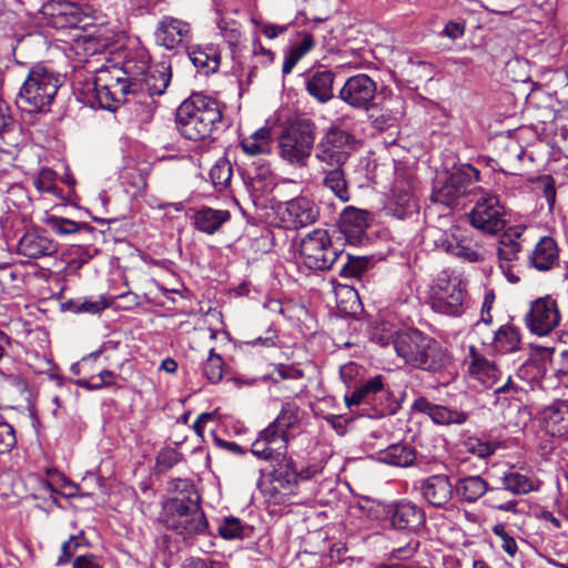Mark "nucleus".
I'll return each instance as SVG.
<instances>
[{
  "mask_svg": "<svg viewBox=\"0 0 568 568\" xmlns=\"http://www.w3.org/2000/svg\"><path fill=\"white\" fill-rule=\"evenodd\" d=\"M176 129L190 141H204L223 125L221 103L213 97L193 93L178 108L175 114Z\"/></svg>",
  "mask_w": 568,
  "mask_h": 568,
  "instance_id": "1",
  "label": "nucleus"
},
{
  "mask_svg": "<svg viewBox=\"0 0 568 568\" xmlns=\"http://www.w3.org/2000/svg\"><path fill=\"white\" fill-rule=\"evenodd\" d=\"M393 345L396 354L415 368L439 372L450 363L447 351L438 342L417 329L398 333L394 337Z\"/></svg>",
  "mask_w": 568,
  "mask_h": 568,
  "instance_id": "2",
  "label": "nucleus"
},
{
  "mask_svg": "<svg viewBox=\"0 0 568 568\" xmlns=\"http://www.w3.org/2000/svg\"><path fill=\"white\" fill-rule=\"evenodd\" d=\"M300 406L284 402L276 418L261 430L251 445L252 454L260 459L283 457L287 453L290 430L297 428L302 419Z\"/></svg>",
  "mask_w": 568,
  "mask_h": 568,
  "instance_id": "3",
  "label": "nucleus"
},
{
  "mask_svg": "<svg viewBox=\"0 0 568 568\" xmlns=\"http://www.w3.org/2000/svg\"><path fill=\"white\" fill-rule=\"evenodd\" d=\"M179 485L185 491L170 498L163 507L168 528L175 530L184 538L205 532L207 521L200 507V496L187 481L180 480Z\"/></svg>",
  "mask_w": 568,
  "mask_h": 568,
  "instance_id": "4",
  "label": "nucleus"
},
{
  "mask_svg": "<svg viewBox=\"0 0 568 568\" xmlns=\"http://www.w3.org/2000/svg\"><path fill=\"white\" fill-rule=\"evenodd\" d=\"M62 84L61 77L43 63L33 65L22 83L16 103L28 113H45Z\"/></svg>",
  "mask_w": 568,
  "mask_h": 568,
  "instance_id": "5",
  "label": "nucleus"
},
{
  "mask_svg": "<svg viewBox=\"0 0 568 568\" xmlns=\"http://www.w3.org/2000/svg\"><path fill=\"white\" fill-rule=\"evenodd\" d=\"M316 124L306 116H296L282 130L278 136V155L291 165L304 168L314 152Z\"/></svg>",
  "mask_w": 568,
  "mask_h": 568,
  "instance_id": "6",
  "label": "nucleus"
},
{
  "mask_svg": "<svg viewBox=\"0 0 568 568\" xmlns=\"http://www.w3.org/2000/svg\"><path fill=\"white\" fill-rule=\"evenodd\" d=\"M479 171L469 164L458 168L445 183L435 190L432 200L449 209L463 207L470 199L478 196L481 189L476 184L479 181Z\"/></svg>",
  "mask_w": 568,
  "mask_h": 568,
  "instance_id": "7",
  "label": "nucleus"
},
{
  "mask_svg": "<svg viewBox=\"0 0 568 568\" xmlns=\"http://www.w3.org/2000/svg\"><path fill=\"white\" fill-rule=\"evenodd\" d=\"M356 148L357 140L352 132L332 124L314 143V159L321 169L344 166Z\"/></svg>",
  "mask_w": 568,
  "mask_h": 568,
  "instance_id": "8",
  "label": "nucleus"
},
{
  "mask_svg": "<svg viewBox=\"0 0 568 568\" xmlns=\"http://www.w3.org/2000/svg\"><path fill=\"white\" fill-rule=\"evenodd\" d=\"M418 210L417 179L409 172H398L385 199V213L398 220H406Z\"/></svg>",
  "mask_w": 568,
  "mask_h": 568,
  "instance_id": "9",
  "label": "nucleus"
},
{
  "mask_svg": "<svg viewBox=\"0 0 568 568\" xmlns=\"http://www.w3.org/2000/svg\"><path fill=\"white\" fill-rule=\"evenodd\" d=\"M97 103L103 109L112 110L116 103L124 102L132 93L123 70L118 65L100 68L93 80Z\"/></svg>",
  "mask_w": 568,
  "mask_h": 568,
  "instance_id": "10",
  "label": "nucleus"
},
{
  "mask_svg": "<svg viewBox=\"0 0 568 568\" xmlns=\"http://www.w3.org/2000/svg\"><path fill=\"white\" fill-rule=\"evenodd\" d=\"M303 263L314 271H326L343 258V252L332 245L326 230L317 229L308 233L301 243Z\"/></svg>",
  "mask_w": 568,
  "mask_h": 568,
  "instance_id": "11",
  "label": "nucleus"
},
{
  "mask_svg": "<svg viewBox=\"0 0 568 568\" xmlns=\"http://www.w3.org/2000/svg\"><path fill=\"white\" fill-rule=\"evenodd\" d=\"M432 306L437 313L460 316L467 308L466 284L458 276L439 275Z\"/></svg>",
  "mask_w": 568,
  "mask_h": 568,
  "instance_id": "12",
  "label": "nucleus"
},
{
  "mask_svg": "<svg viewBox=\"0 0 568 568\" xmlns=\"http://www.w3.org/2000/svg\"><path fill=\"white\" fill-rule=\"evenodd\" d=\"M475 202L468 214L470 224L488 234H496L505 226V209L496 195L478 192V196L470 199Z\"/></svg>",
  "mask_w": 568,
  "mask_h": 568,
  "instance_id": "13",
  "label": "nucleus"
},
{
  "mask_svg": "<svg viewBox=\"0 0 568 568\" xmlns=\"http://www.w3.org/2000/svg\"><path fill=\"white\" fill-rule=\"evenodd\" d=\"M435 245L446 253L455 255L466 262L476 263L485 258L484 248L475 241L468 230L452 226L440 232Z\"/></svg>",
  "mask_w": 568,
  "mask_h": 568,
  "instance_id": "14",
  "label": "nucleus"
},
{
  "mask_svg": "<svg viewBox=\"0 0 568 568\" xmlns=\"http://www.w3.org/2000/svg\"><path fill=\"white\" fill-rule=\"evenodd\" d=\"M266 460L275 464L271 473L272 490L283 495L292 494L300 480H308L320 473L317 466L296 470L294 462L287 457V453L283 457Z\"/></svg>",
  "mask_w": 568,
  "mask_h": 568,
  "instance_id": "15",
  "label": "nucleus"
},
{
  "mask_svg": "<svg viewBox=\"0 0 568 568\" xmlns=\"http://www.w3.org/2000/svg\"><path fill=\"white\" fill-rule=\"evenodd\" d=\"M377 83L367 74L349 77L338 92V98L356 110H369L374 106Z\"/></svg>",
  "mask_w": 568,
  "mask_h": 568,
  "instance_id": "16",
  "label": "nucleus"
},
{
  "mask_svg": "<svg viewBox=\"0 0 568 568\" xmlns=\"http://www.w3.org/2000/svg\"><path fill=\"white\" fill-rule=\"evenodd\" d=\"M286 229L297 230L314 223L320 216L318 205L307 196H296L278 211Z\"/></svg>",
  "mask_w": 568,
  "mask_h": 568,
  "instance_id": "17",
  "label": "nucleus"
},
{
  "mask_svg": "<svg viewBox=\"0 0 568 568\" xmlns=\"http://www.w3.org/2000/svg\"><path fill=\"white\" fill-rule=\"evenodd\" d=\"M154 38L168 50L184 48L192 40V28L186 21L165 16L158 22Z\"/></svg>",
  "mask_w": 568,
  "mask_h": 568,
  "instance_id": "18",
  "label": "nucleus"
},
{
  "mask_svg": "<svg viewBox=\"0 0 568 568\" xmlns=\"http://www.w3.org/2000/svg\"><path fill=\"white\" fill-rule=\"evenodd\" d=\"M559 321L557 303L550 297L535 301L526 315L529 329L540 336L549 334L559 324Z\"/></svg>",
  "mask_w": 568,
  "mask_h": 568,
  "instance_id": "19",
  "label": "nucleus"
},
{
  "mask_svg": "<svg viewBox=\"0 0 568 568\" xmlns=\"http://www.w3.org/2000/svg\"><path fill=\"white\" fill-rule=\"evenodd\" d=\"M42 13L54 29L77 28L85 18L80 6L65 0L48 1L42 7Z\"/></svg>",
  "mask_w": 568,
  "mask_h": 568,
  "instance_id": "20",
  "label": "nucleus"
},
{
  "mask_svg": "<svg viewBox=\"0 0 568 568\" xmlns=\"http://www.w3.org/2000/svg\"><path fill=\"white\" fill-rule=\"evenodd\" d=\"M423 498L435 508H444L454 496V486L447 475H432L419 483Z\"/></svg>",
  "mask_w": 568,
  "mask_h": 568,
  "instance_id": "21",
  "label": "nucleus"
},
{
  "mask_svg": "<svg viewBox=\"0 0 568 568\" xmlns=\"http://www.w3.org/2000/svg\"><path fill=\"white\" fill-rule=\"evenodd\" d=\"M389 513L392 525L397 530L416 532L420 530L426 523L424 509L408 500L393 505Z\"/></svg>",
  "mask_w": 568,
  "mask_h": 568,
  "instance_id": "22",
  "label": "nucleus"
},
{
  "mask_svg": "<svg viewBox=\"0 0 568 568\" xmlns=\"http://www.w3.org/2000/svg\"><path fill=\"white\" fill-rule=\"evenodd\" d=\"M58 252V244L44 231H28L19 241L18 253L29 258L52 256Z\"/></svg>",
  "mask_w": 568,
  "mask_h": 568,
  "instance_id": "23",
  "label": "nucleus"
},
{
  "mask_svg": "<svg viewBox=\"0 0 568 568\" xmlns=\"http://www.w3.org/2000/svg\"><path fill=\"white\" fill-rule=\"evenodd\" d=\"M413 409L427 415L437 425H463L468 419L466 412L430 403L425 397H418L413 403Z\"/></svg>",
  "mask_w": 568,
  "mask_h": 568,
  "instance_id": "24",
  "label": "nucleus"
},
{
  "mask_svg": "<svg viewBox=\"0 0 568 568\" xmlns=\"http://www.w3.org/2000/svg\"><path fill=\"white\" fill-rule=\"evenodd\" d=\"M467 365L469 376L485 387H493L500 378V371L496 364L487 359L474 346L469 347Z\"/></svg>",
  "mask_w": 568,
  "mask_h": 568,
  "instance_id": "25",
  "label": "nucleus"
},
{
  "mask_svg": "<svg viewBox=\"0 0 568 568\" xmlns=\"http://www.w3.org/2000/svg\"><path fill=\"white\" fill-rule=\"evenodd\" d=\"M372 221L369 212L347 206L343 210L339 217V229L349 241H359L365 234Z\"/></svg>",
  "mask_w": 568,
  "mask_h": 568,
  "instance_id": "26",
  "label": "nucleus"
},
{
  "mask_svg": "<svg viewBox=\"0 0 568 568\" xmlns=\"http://www.w3.org/2000/svg\"><path fill=\"white\" fill-rule=\"evenodd\" d=\"M170 80V68L161 65L160 68L151 69L139 82H132L131 94L161 95L168 89Z\"/></svg>",
  "mask_w": 568,
  "mask_h": 568,
  "instance_id": "27",
  "label": "nucleus"
},
{
  "mask_svg": "<svg viewBox=\"0 0 568 568\" xmlns=\"http://www.w3.org/2000/svg\"><path fill=\"white\" fill-rule=\"evenodd\" d=\"M335 73L332 70H315L308 73L305 88L318 103H327L334 97Z\"/></svg>",
  "mask_w": 568,
  "mask_h": 568,
  "instance_id": "28",
  "label": "nucleus"
},
{
  "mask_svg": "<svg viewBox=\"0 0 568 568\" xmlns=\"http://www.w3.org/2000/svg\"><path fill=\"white\" fill-rule=\"evenodd\" d=\"M518 237V233L506 232L501 235L498 246L499 266L509 282L516 283L519 277L513 273V263L518 260L521 252V244L514 237Z\"/></svg>",
  "mask_w": 568,
  "mask_h": 568,
  "instance_id": "29",
  "label": "nucleus"
},
{
  "mask_svg": "<svg viewBox=\"0 0 568 568\" xmlns=\"http://www.w3.org/2000/svg\"><path fill=\"white\" fill-rule=\"evenodd\" d=\"M555 353L552 347L534 346L532 354L517 371V376L528 383L537 382L546 374L545 362Z\"/></svg>",
  "mask_w": 568,
  "mask_h": 568,
  "instance_id": "30",
  "label": "nucleus"
},
{
  "mask_svg": "<svg viewBox=\"0 0 568 568\" xmlns=\"http://www.w3.org/2000/svg\"><path fill=\"white\" fill-rule=\"evenodd\" d=\"M542 427L552 437H567L568 405L559 403L545 408L542 412Z\"/></svg>",
  "mask_w": 568,
  "mask_h": 568,
  "instance_id": "31",
  "label": "nucleus"
},
{
  "mask_svg": "<svg viewBox=\"0 0 568 568\" xmlns=\"http://www.w3.org/2000/svg\"><path fill=\"white\" fill-rule=\"evenodd\" d=\"M559 262V248L550 236H542L530 254V263L538 271H549Z\"/></svg>",
  "mask_w": 568,
  "mask_h": 568,
  "instance_id": "32",
  "label": "nucleus"
},
{
  "mask_svg": "<svg viewBox=\"0 0 568 568\" xmlns=\"http://www.w3.org/2000/svg\"><path fill=\"white\" fill-rule=\"evenodd\" d=\"M323 179L322 185L328 190L338 201L346 203L351 201L349 183L343 166L321 169Z\"/></svg>",
  "mask_w": 568,
  "mask_h": 568,
  "instance_id": "33",
  "label": "nucleus"
},
{
  "mask_svg": "<svg viewBox=\"0 0 568 568\" xmlns=\"http://www.w3.org/2000/svg\"><path fill=\"white\" fill-rule=\"evenodd\" d=\"M384 393L383 377L378 375L366 381L351 394H346L344 400L346 406L351 408L363 404H373L376 397L378 395L382 396Z\"/></svg>",
  "mask_w": 568,
  "mask_h": 568,
  "instance_id": "34",
  "label": "nucleus"
},
{
  "mask_svg": "<svg viewBox=\"0 0 568 568\" xmlns=\"http://www.w3.org/2000/svg\"><path fill=\"white\" fill-rule=\"evenodd\" d=\"M193 65L203 74L214 73L221 64V52L214 44L197 45L189 52Z\"/></svg>",
  "mask_w": 568,
  "mask_h": 568,
  "instance_id": "35",
  "label": "nucleus"
},
{
  "mask_svg": "<svg viewBox=\"0 0 568 568\" xmlns=\"http://www.w3.org/2000/svg\"><path fill=\"white\" fill-rule=\"evenodd\" d=\"M241 150L248 156L271 154L273 140L271 129L262 126L240 141Z\"/></svg>",
  "mask_w": 568,
  "mask_h": 568,
  "instance_id": "36",
  "label": "nucleus"
},
{
  "mask_svg": "<svg viewBox=\"0 0 568 568\" xmlns=\"http://www.w3.org/2000/svg\"><path fill=\"white\" fill-rule=\"evenodd\" d=\"M405 101L399 95H393L385 100L381 108V113L372 114L373 124L378 130H386L394 126L397 120L403 115Z\"/></svg>",
  "mask_w": 568,
  "mask_h": 568,
  "instance_id": "37",
  "label": "nucleus"
},
{
  "mask_svg": "<svg viewBox=\"0 0 568 568\" xmlns=\"http://www.w3.org/2000/svg\"><path fill=\"white\" fill-rule=\"evenodd\" d=\"M230 219L231 214L227 210L202 207L196 212L194 223L199 231L206 234H214Z\"/></svg>",
  "mask_w": 568,
  "mask_h": 568,
  "instance_id": "38",
  "label": "nucleus"
},
{
  "mask_svg": "<svg viewBox=\"0 0 568 568\" xmlns=\"http://www.w3.org/2000/svg\"><path fill=\"white\" fill-rule=\"evenodd\" d=\"M121 69L129 84L139 82L151 69L150 57L143 49L130 53L124 60Z\"/></svg>",
  "mask_w": 568,
  "mask_h": 568,
  "instance_id": "39",
  "label": "nucleus"
},
{
  "mask_svg": "<svg viewBox=\"0 0 568 568\" xmlns=\"http://www.w3.org/2000/svg\"><path fill=\"white\" fill-rule=\"evenodd\" d=\"M379 460L397 467L412 466L416 459L415 449L408 444H393L378 453Z\"/></svg>",
  "mask_w": 568,
  "mask_h": 568,
  "instance_id": "40",
  "label": "nucleus"
},
{
  "mask_svg": "<svg viewBox=\"0 0 568 568\" xmlns=\"http://www.w3.org/2000/svg\"><path fill=\"white\" fill-rule=\"evenodd\" d=\"M489 487L487 481L480 476H466L460 478L455 490L458 497L466 503H475L483 497Z\"/></svg>",
  "mask_w": 568,
  "mask_h": 568,
  "instance_id": "41",
  "label": "nucleus"
},
{
  "mask_svg": "<svg viewBox=\"0 0 568 568\" xmlns=\"http://www.w3.org/2000/svg\"><path fill=\"white\" fill-rule=\"evenodd\" d=\"M520 336L516 327L510 325L500 326L496 332L493 347L497 353L507 354L519 349Z\"/></svg>",
  "mask_w": 568,
  "mask_h": 568,
  "instance_id": "42",
  "label": "nucleus"
},
{
  "mask_svg": "<svg viewBox=\"0 0 568 568\" xmlns=\"http://www.w3.org/2000/svg\"><path fill=\"white\" fill-rule=\"evenodd\" d=\"M523 387L518 386L509 376L507 382L497 387L494 392V405L500 409L511 406L515 402L521 400Z\"/></svg>",
  "mask_w": 568,
  "mask_h": 568,
  "instance_id": "43",
  "label": "nucleus"
},
{
  "mask_svg": "<svg viewBox=\"0 0 568 568\" xmlns=\"http://www.w3.org/2000/svg\"><path fill=\"white\" fill-rule=\"evenodd\" d=\"M503 488L513 494H527L534 489L532 480L518 471H506L501 477Z\"/></svg>",
  "mask_w": 568,
  "mask_h": 568,
  "instance_id": "44",
  "label": "nucleus"
},
{
  "mask_svg": "<svg viewBox=\"0 0 568 568\" xmlns=\"http://www.w3.org/2000/svg\"><path fill=\"white\" fill-rule=\"evenodd\" d=\"M232 174V164L225 158L219 159L210 170V179L217 191H223L230 185Z\"/></svg>",
  "mask_w": 568,
  "mask_h": 568,
  "instance_id": "45",
  "label": "nucleus"
},
{
  "mask_svg": "<svg viewBox=\"0 0 568 568\" xmlns=\"http://www.w3.org/2000/svg\"><path fill=\"white\" fill-rule=\"evenodd\" d=\"M112 298L100 295L72 302V310L75 313L98 314L112 304Z\"/></svg>",
  "mask_w": 568,
  "mask_h": 568,
  "instance_id": "46",
  "label": "nucleus"
},
{
  "mask_svg": "<svg viewBox=\"0 0 568 568\" xmlns=\"http://www.w3.org/2000/svg\"><path fill=\"white\" fill-rule=\"evenodd\" d=\"M466 450L479 458H487L491 456L500 444L498 442L484 440L478 437H469L464 442Z\"/></svg>",
  "mask_w": 568,
  "mask_h": 568,
  "instance_id": "47",
  "label": "nucleus"
},
{
  "mask_svg": "<svg viewBox=\"0 0 568 568\" xmlns=\"http://www.w3.org/2000/svg\"><path fill=\"white\" fill-rule=\"evenodd\" d=\"M47 225H49L52 231L60 235L74 234L81 230H87L90 227L88 223H78L75 221L54 215L47 219Z\"/></svg>",
  "mask_w": 568,
  "mask_h": 568,
  "instance_id": "48",
  "label": "nucleus"
},
{
  "mask_svg": "<svg viewBox=\"0 0 568 568\" xmlns=\"http://www.w3.org/2000/svg\"><path fill=\"white\" fill-rule=\"evenodd\" d=\"M203 375L206 379L213 384L219 383L223 377V359L214 352L210 349L209 357L202 367Z\"/></svg>",
  "mask_w": 568,
  "mask_h": 568,
  "instance_id": "49",
  "label": "nucleus"
},
{
  "mask_svg": "<svg viewBox=\"0 0 568 568\" xmlns=\"http://www.w3.org/2000/svg\"><path fill=\"white\" fill-rule=\"evenodd\" d=\"M346 261L343 262L339 275L343 277H359L362 276L367 267L368 261L365 257L345 255Z\"/></svg>",
  "mask_w": 568,
  "mask_h": 568,
  "instance_id": "50",
  "label": "nucleus"
},
{
  "mask_svg": "<svg viewBox=\"0 0 568 568\" xmlns=\"http://www.w3.org/2000/svg\"><path fill=\"white\" fill-rule=\"evenodd\" d=\"M219 29L222 37L231 47H236L240 43L242 32L241 24L239 22L223 18L219 22Z\"/></svg>",
  "mask_w": 568,
  "mask_h": 568,
  "instance_id": "51",
  "label": "nucleus"
},
{
  "mask_svg": "<svg viewBox=\"0 0 568 568\" xmlns=\"http://www.w3.org/2000/svg\"><path fill=\"white\" fill-rule=\"evenodd\" d=\"M243 526L235 517L224 518L219 526V534L224 539H235L242 536Z\"/></svg>",
  "mask_w": 568,
  "mask_h": 568,
  "instance_id": "52",
  "label": "nucleus"
},
{
  "mask_svg": "<svg viewBox=\"0 0 568 568\" xmlns=\"http://www.w3.org/2000/svg\"><path fill=\"white\" fill-rule=\"evenodd\" d=\"M493 532L500 538L503 550L514 557L517 552V542L514 537L508 534L506 526L504 524H497L493 527Z\"/></svg>",
  "mask_w": 568,
  "mask_h": 568,
  "instance_id": "53",
  "label": "nucleus"
},
{
  "mask_svg": "<svg viewBox=\"0 0 568 568\" xmlns=\"http://www.w3.org/2000/svg\"><path fill=\"white\" fill-rule=\"evenodd\" d=\"M17 443L13 427L0 420V454L10 452Z\"/></svg>",
  "mask_w": 568,
  "mask_h": 568,
  "instance_id": "54",
  "label": "nucleus"
},
{
  "mask_svg": "<svg viewBox=\"0 0 568 568\" xmlns=\"http://www.w3.org/2000/svg\"><path fill=\"white\" fill-rule=\"evenodd\" d=\"M115 377L116 376L113 372L105 369L95 375V379H99V384H91L84 382V379H78L77 385L89 390H98L102 387L115 384Z\"/></svg>",
  "mask_w": 568,
  "mask_h": 568,
  "instance_id": "55",
  "label": "nucleus"
},
{
  "mask_svg": "<svg viewBox=\"0 0 568 568\" xmlns=\"http://www.w3.org/2000/svg\"><path fill=\"white\" fill-rule=\"evenodd\" d=\"M548 361L556 376H568V349L559 352L556 356L552 354Z\"/></svg>",
  "mask_w": 568,
  "mask_h": 568,
  "instance_id": "56",
  "label": "nucleus"
},
{
  "mask_svg": "<svg viewBox=\"0 0 568 568\" xmlns=\"http://www.w3.org/2000/svg\"><path fill=\"white\" fill-rule=\"evenodd\" d=\"M180 459L181 456L176 450L172 448L163 449L159 453L156 457V465L161 469H169L176 465L180 462Z\"/></svg>",
  "mask_w": 568,
  "mask_h": 568,
  "instance_id": "57",
  "label": "nucleus"
},
{
  "mask_svg": "<svg viewBox=\"0 0 568 568\" xmlns=\"http://www.w3.org/2000/svg\"><path fill=\"white\" fill-rule=\"evenodd\" d=\"M34 185L40 192L52 193L55 187L54 173L49 169L42 170L34 181Z\"/></svg>",
  "mask_w": 568,
  "mask_h": 568,
  "instance_id": "58",
  "label": "nucleus"
},
{
  "mask_svg": "<svg viewBox=\"0 0 568 568\" xmlns=\"http://www.w3.org/2000/svg\"><path fill=\"white\" fill-rule=\"evenodd\" d=\"M78 538L72 536L69 540L64 541L61 547V556L58 558V565L65 564L70 560V558L75 554L79 547Z\"/></svg>",
  "mask_w": 568,
  "mask_h": 568,
  "instance_id": "59",
  "label": "nucleus"
},
{
  "mask_svg": "<svg viewBox=\"0 0 568 568\" xmlns=\"http://www.w3.org/2000/svg\"><path fill=\"white\" fill-rule=\"evenodd\" d=\"M314 47L313 37L310 33H304L303 39L300 43L294 44L290 48V50L302 59L307 52H310Z\"/></svg>",
  "mask_w": 568,
  "mask_h": 568,
  "instance_id": "60",
  "label": "nucleus"
},
{
  "mask_svg": "<svg viewBox=\"0 0 568 568\" xmlns=\"http://www.w3.org/2000/svg\"><path fill=\"white\" fill-rule=\"evenodd\" d=\"M276 373L282 379H301L304 377L303 371L295 365L281 364L276 368Z\"/></svg>",
  "mask_w": 568,
  "mask_h": 568,
  "instance_id": "61",
  "label": "nucleus"
},
{
  "mask_svg": "<svg viewBox=\"0 0 568 568\" xmlns=\"http://www.w3.org/2000/svg\"><path fill=\"white\" fill-rule=\"evenodd\" d=\"M541 197L545 199L548 209L552 210L556 202V190L552 181L547 178L542 181V194Z\"/></svg>",
  "mask_w": 568,
  "mask_h": 568,
  "instance_id": "62",
  "label": "nucleus"
},
{
  "mask_svg": "<svg viewBox=\"0 0 568 568\" xmlns=\"http://www.w3.org/2000/svg\"><path fill=\"white\" fill-rule=\"evenodd\" d=\"M443 33L452 40L459 39L465 33V24L462 22L449 21L445 26Z\"/></svg>",
  "mask_w": 568,
  "mask_h": 568,
  "instance_id": "63",
  "label": "nucleus"
},
{
  "mask_svg": "<svg viewBox=\"0 0 568 568\" xmlns=\"http://www.w3.org/2000/svg\"><path fill=\"white\" fill-rule=\"evenodd\" d=\"M72 568H102L97 557L93 555H83L74 559Z\"/></svg>",
  "mask_w": 568,
  "mask_h": 568,
  "instance_id": "64",
  "label": "nucleus"
}]
</instances>
